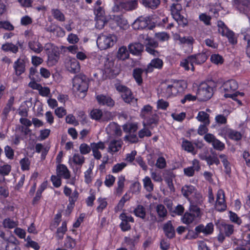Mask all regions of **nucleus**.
<instances>
[{"mask_svg": "<svg viewBox=\"0 0 250 250\" xmlns=\"http://www.w3.org/2000/svg\"><path fill=\"white\" fill-rule=\"evenodd\" d=\"M208 56V53L205 52L190 56L181 62V66L185 68L186 70L191 69L192 71H194L193 64H200L204 63Z\"/></svg>", "mask_w": 250, "mask_h": 250, "instance_id": "f257e3e1", "label": "nucleus"}, {"mask_svg": "<svg viewBox=\"0 0 250 250\" xmlns=\"http://www.w3.org/2000/svg\"><path fill=\"white\" fill-rule=\"evenodd\" d=\"M88 88V79L85 75L80 74L73 79V90L74 92L84 93Z\"/></svg>", "mask_w": 250, "mask_h": 250, "instance_id": "f03ea898", "label": "nucleus"}, {"mask_svg": "<svg viewBox=\"0 0 250 250\" xmlns=\"http://www.w3.org/2000/svg\"><path fill=\"white\" fill-rule=\"evenodd\" d=\"M117 41V37L113 34H101L97 40V44L101 50H105L114 45Z\"/></svg>", "mask_w": 250, "mask_h": 250, "instance_id": "7ed1b4c3", "label": "nucleus"}, {"mask_svg": "<svg viewBox=\"0 0 250 250\" xmlns=\"http://www.w3.org/2000/svg\"><path fill=\"white\" fill-rule=\"evenodd\" d=\"M213 95L212 88L206 83H201L197 92V99L200 101H206L209 99Z\"/></svg>", "mask_w": 250, "mask_h": 250, "instance_id": "20e7f679", "label": "nucleus"}, {"mask_svg": "<svg viewBox=\"0 0 250 250\" xmlns=\"http://www.w3.org/2000/svg\"><path fill=\"white\" fill-rule=\"evenodd\" d=\"M182 6L179 3H173L170 6L171 14L173 19L179 25L184 26L188 24V21L186 18L180 14Z\"/></svg>", "mask_w": 250, "mask_h": 250, "instance_id": "39448f33", "label": "nucleus"}, {"mask_svg": "<svg viewBox=\"0 0 250 250\" xmlns=\"http://www.w3.org/2000/svg\"><path fill=\"white\" fill-rule=\"evenodd\" d=\"M115 87L116 90L121 94V97L125 102L128 104L136 103L137 99L134 98L129 88L120 83H116Z\"/></svg>", "mask_w": 250, "mask_h": 250, "instance_id": "423d86ee", "label": "nucleus"}, {"mask_svg": "<svg viewBox=\"0 0 250 250\" xmlns=\"http://www.w3.org/2000/svg\"><path fill=\"white\" fill-rule=\"evenodd\" d=\"M45 50H48V64L50 65L55 64L60 56V52L58 47L53 46L51 43H47L45 45Z\"/></svg>", "mask_w": 250, "mask_h": 250, "instance_id": "0eeeda50", "label": "nucleus"}, {"mask_svg": "<svg viewBox=\"0 0 250 250\" xmlns=\"http://www.w3.org/2000/svg\"><path fill=\"white\" fill-rule=\"evenodd\" d=\"M182 90L181 84L178 82H174L172 84L164 86L162 88V94L163 96L168 98L176 96Z\"/></svg>", "mask_w": 250, "mask_h": 250, "instance_id": "6e6552de", "label": "nucleus"}, {"mask_svg": "<svg viewBox=\"0 0 250 250\" xmlns=\"http://www.w3.org/2000/svg\"><path fill=\"white\" fill-rule=\"evenodd\" d=\"M215 208L219 211H224L227 208V205L225 199V193L222 189L218 190Z\"/></svg>", "mask_w": 250, "mask_h": 250, "instance_id": "1a4fd4ad", "label": "nucleus"}, {"mask_svg": "<svg viewBox=\"0 0 250 250\" xmlns=\"http://www.w3.org/2000/svg\"><path fill=\"white\" fill-rule=\"evenodd\" d=\"M218 32L224 36L228 38L229 42L232 43H236L234 38L233 33L230 31L222 21H218Z\"/></svg>", "mask_w": 250, "mask_h": 250, "instance_id": "9d476101", "label": "nucleus"}, {"mask_svg": "<svg viewBox=\"0 0 250 250\" xmlns=\"http://www.w3.org/2000/svg\"><path fill=\"white\" fill-rule=\"evenodd\" d=\"M120 219L122 220L120 225L121 229L124 231L129 230L131 226L129 222L133 223V218L131 215H127L126 213H122L120 215Z\"/></svg>", "mask_w": 250, "mask_h": 250, "instance_id": "9b49d317", "label": "nucleus"}, {"mask_svg": "<svg viewBox=\"0 0 250 250\" xmlns=\"http://www.w3.org/2000/svg\"><path fill=\"white\" fill-rule=\"evenodd\" d=\"M150 22L149 18L140 17L135 21L132 26L135 29H144L146 28L150 29L151 28L148 26Z\"/></svg>", "mask_w": 250, "mask_h": 250, "instance_id": "f8f14e48", "label": "nucleus"}, {"mask_svg": "<svg viewBox=\"0 0 250 250\" xmlns=\"http://www.w3.org/2000/svg\"><path fill=\"white\" fill-rule=\"evenodd\" d=\"M146 46V50L150 54L155 56L158 57L159 56L158 51L155 50L158 46V42L151 38H149V40L145 44Z\"/></svg>", "mask_w": 250, "mask_h": 250, "instance_id": "ddd939ff", "label": "nucleus"}, {"mask_svg": "<svg viewBox=\"0 0 250 250\" xmlns=\"http://www.w3.org/2000/svg\"><path fill=\"white\" fill-rule=\"evenodd\" d=\"M65 64L67 70L72 73H78L80 70L79 62L75 59L66 60Z\"/></svg>", "mask_w": 250, "mask_h": 250, "instance_id": "4468645a", "label": "nucleus"}, {"mask_svg": "<svg viewBox=\"0 0 250 250\" xmlns=\"http://www.w3.org/2000/svg\"><path fill=\"white\" fill-rule=\"evenodd\" d=\"M106 130L108 134L120 137L122 134L121 127L115 122L110 123L106 128Z\"/></svg>", "mask_w": 250, "mask_h": 250, "instance_id": "2eb2a0df", "label": "nucleus"}, {"mask_svg": "<svg viewBox=\"0 0 250 250\" xmlns=\"http://www.w3.org/2000/svg\"><path fill=\"white\" fill-rule=\"evenodd\" d=\"M91 148L94 158L97 160H100L102 158V154L99 150H103L105 148L104 143L102 142L91 143Z\"/></svg>", "mask_w": 250, "mask_h": 250, "instance_id": "dca6fc26", "label": "nucleus"}, {"mask_svg": "<svg viewBox=\"0 0 250 250\" xmlns=\"http://www.w3.org/2000/svg\"><path fill=\"white\" fill-rule=\"evenodd\" d=\"M222 88L226 93L232 94L238 88V84L235 80H230L223 83Z\"/></svg>", "mask_w": 250, "mask_h": 250, "instance_id": "f3484780", "label": "nucleus"}, {"mask_svg": "<svg viewBox=\"0 0 250 250\" xmlns=\"http://www.w3.org/2000/svg\"><path fill=\"white\" fill-rule=\"evenodd\" d=\"M122 142L120 140H111L108 143L107 152L113 154L118 152L122 147Z\"/></svg>", "mask_w": 250, "mask_h": 250, "instance_id": "a211bd4d", "label": "nucleus"}, {"mask_svg": "<svg viewBox=\"0 0 250 250\" xmlns=\"http://www.w3.org/2000/svg\"><path fill=\"white\" fill-rule=\"evenodd\" d=\"M155 210L158 217V222H163L167 218V211L165 206L158 204L155 207Z\"/></svg>", "mask_w": 250, "mask_h": 250, "instance_id": "6ab92c4d", "label": "nucleus"}, {"mask_svg": "<svg viewBox=\"0 0 250 250\" xmlns=\"http://www.w3.org/2000/svg\"><path fill=\"white\" fill-rule=\"evenodd\" d=\"M163 65L162 60L159 58H156L151 60L145 69L146 73L151 72L153 68L161 69Z\"/></svg>", "mask_w": 250, "mask_h": 250, "instance_id": "aec40b11", "label": "nucleus"}, {"mask_svg": "<svg viewBox=\"0 0 250 250\" xmlns=\"http://www.w3.org/2000/svg\"><path fill=\"white\" fill-rule=\"evenodd\" d=\"M200 169L199 162L197 160L192 161V166L184 169V172L186 175L191 177L193 176L195 171H199Z\"/></svg>", "mask_w": 250, "mask_h": 250, "instance_id": "412c9836", "label": "nucleus"}, {"mask_svg": "<svg viewBox=\"0 0 250 250\" xmlns=\"http://www.w3.org/2000/svg\"><path fill=\"white\" fill-rule=\"evenodd\" d=\"M57 174L60 177L68 179L70 177V173L67 167L63 164L58 165L56 169Z\"/></svg>", "mask_w": 250, "mask_h": 250, "instance_id": "4be33fe9", "label": "nucleus"}, {"mask_svg": "<svg viewBox=\"0 0 250 250\" xmlns=\"http://www.w3.org/2000/svg\"><path fill=\"white\" fill-rule=\"evenodd\" d=\"M28 45L30 49L36 54H40L43 50L42 45L36 39L29 41Z\"/></svg>", "mask_w": 250, "mask_h": 250, "instance_id": "5701e85b", "label": "nucleus"}, {"mask_svg": "<svg viewBox=\"0 0 250 250\" xmlns=\"http://www.w3.org/2000/svg\"><path fill=\"white\" fill-rule=\"evenodd\" d=\"M96 99L100 104L107 106H113L114 104V101L108 96L98 95L96 96Z\"/></svg>", "mask_w": 250, "mask_h": 250, "instance_id": "b1692460", "label": "nucleus"}, {"mask_svg": "<svg viewBox=\"0 0 250 250\" xmlns=\"http://www.w3.org/2000/svg\"><path fill=\"white\" fill-rule=\"evenodd\" d=\"M128 47L130 53L135 55H140L144 50L143 45L139 42L131 43Z\"/></svg>", "mask_w": 250, "mask_h": 250, "instance_id": "393cba45", "label": "nucleus"}, {"mask_svg": "<svg viewBox=\"0 0 250 250\" xmlns=\"http://www.w3.org/2000/svg\"><path fill=\"white\" fill-rule=\"evenodd\" d=\"M225 135L230 139L239 141L242 138V135L240 132L229 128H227L224 130Z\"/></svg>", "mask_w": 250, "mask_h": 250, "instance_id": "a878e982", "label": "nucleus"}, {"mask_svg": "<svg viewBox=\"0 0 250 250\" xmlns=\"http://www.w3.org/2000/svg\"><path fill=\"white\" fill-rule=\"evenodd\" d=\"M183 196L188 198H190L189 196H192L196 191V188L191 185H185L181 189Z\"/></svg>", "mask_w": 250, "mask_h": 250, "instance_id": "bb28decb", "label": "nucleus"}, {"mask_svg": "<svg viewBox=\"0 0 250 250\" xmlns=\"http://www.w3.org/2000/svg\"><path fill=\"white\" fill-rule=\"evenodd\" d=\"M14 68L17 76H20L25 71V63L23 60L18 59L14 64Z\"/></svg>", "mask_w": 250, "mask_h": 250, "instance_id": "cd10ccee", "label": "nucleus"}, {"mask_svg": "<svg viewBox=\"0 0 250 250\" xmlns=\"http://www.w3.org/2000/svg\"><path fill=\"white\" fill-rule=\"evenodd\" d=\"M163 229L165 235L168 238H172L175 235V230L173 227L171 221H168L164 224Z\"/></svg>", "mask_w": 250, "mask_h": 250, "instance_id": "c85d7f7f", "label": "nucleus"}, {"mask_svg": "<svg viewBox=\"0 0 250 250\" xmlns=\"http://www.w3.org/2000/svg\"><path fill=\"white\" fill-rule=\"evenodd\" d=\"M212 155L201 156L202 160H206L208 165L209 166L215 164L218 165L220 164V161L217 157V155L214 152H212Z\"/></svg>", "mask_w": 250, "mask_h": 250, "instance_id": "c756f323", "label": "nucleus"}, {"mask_svg": "<svg viewBox=\"0 0 250 250\" xmlns=\"http://www.w3.org/2000/svg\"><path fill=\"white\" fill-rule=\"evenodd\" d=\"M19 241L14 237H12L7 240V246L6 250H20L19 246Z\"/></svg>", "mask_w": 250, "mask_h": 250, "instance_id": "7c9ffc66", "label": "nucleus"}, {"mask_svg": "<svg viewBox=\"0 0 250 250\" xmlns=\"http://www.w3.org/2000/svg\"><path fill=\"white\" fill-rule=\"evenodd\" d=\"M188 201L190 204L202 205L203 202V197L202 194L197 190L192 196L190 197V198H188Z\"/></svg>", "mask_w": 250, "mask_h": 250, "instance_id": "2f4dec72", "label": "nucleus"}, {"mask_svg": "<svg viewBox=\"0 0 250 250\" xmlns=\"http://www.w3.org/2000/svg\"><path fill=\"white\" fill-rule=\"evenodd\" d=\"M138 5V1L134 0L128 1L125 2H121L120 6L121 8H123L125 10H132L135 9Z\"/></svg>", "mask_w": 250, "mask_h": 250, "instance_id": "473e14b6", "label": "nucleus"}, {"mask_svg": "<svg viewBox=\"0 0 250 250\" xmlns=\"http://www.w3.org/2000/svg\"><path fill=\"white\" fill-rule=\"evenodd\" d=\"M129 57V54L125 46H123L119 48L117 54V58L125 60L128 59Z\"/></svg>", "mask_w": 250, "mask_h": 250, "instance_id": "72a5a7b5", "label": "nucleus"}, {"mask_svg": "<svg viewBox=\"0 0 250 250\" xmlns=\"http://www.w3.org/2000/svg\"><path fill=\"white\" fill-rule=\"evenodd\" d=\"M134 213L137 217L145 219L146 216V209L143 206L139 205L134 209Z\"/></svg>", "mask_w": 250, "mask_h": 250, "instance_id": "f704fd0d", "label": "nucleus"}, {"mask_svg": "<svg viewBox=\"0 0 250 250\" xmlns=\"http://www.w3.org/2000/svg\"><path fill=\"white\" fill-rule=\"evenodd\" d=\"M144 187L145 189L149 192H151L154 189V185L151 180L148 176H146L143 179Z\"/></svg>", "mask_w": 250, "mask_h": 250, "instance_id": "c9c22d12", "label": "nucleus"}, {"mask_svg": "<svg viewBox=\"0 0 250 250\" xmlns=\"http://www.w3.org/2000/svg\"><path fill=\"white\" fill-rule=\"evenodd\" d=\"M175 39L179 41L180 43L181 44H187L191 45L193 44L195 41L194 39L191 36L181 37L179 35H176Z\"/></svg>", "mask_w": 250, "mask_h": 250, "instance_id": "e433bc0d", "label": "nucleus"}, {"mask_svg": "<svg viewBox=\"0 0 250 250\" xmlns=\"http://www.w3.org/2000/svg\"><path fill=\"white\" fill-rule=\"evenodd\" d=\"M124 131L126 133H134L138 129L137 125L133 123H126L123 125Z\"/></svg>", "mask_w": 250, "mask_h": 250, "instance_id": "4c0bfd02", "label": "nucleus"}, {"mask_svg": "<svg viewBox=\"0 0 250 250\" xmlns=\"http://www.w3.org/2000/svg\"><path fill=\"white\" fill-rule=\"evenodd\" d=\"M222 230L224 232L226 236L229 237L233 234L234 232V226L231 224H222Z\"/></svg>", "mask_w": 250, "mask_h": 250, "instance_id": "58836bf2", "label": "nucleus"}, {"mask_svg": "<svg viewBox=\"0 0 250 250\" xmlns=\"http://www.w3.org/2000/svg\"><path fill=\"white\" fill-rule=\"evenodd\" d=\"M196 118L199 121L206 125L209 124V115L205 111H200Z\"/></svg>", "mask_w": 250, "mask_h": 250, "instance_id": "ea45409f", "label": "nucleus"}, {"mask_svg": "<svg viewBox=\"0 0 250 250\" xmlns=\"http://www.w3.org/2000/svg\"><path fill=\"white\" fill-rule=\"evenodd\" d=\"M142 1L144 5L151 9L156 8L160 3V0H142Z\"/></svg>", "mask_w": 250, "mask_h": 250, "instance_id": "a19ab883", "label": "nucleus"}, {"mask_svg": "<svg viewBox=\"0 0 250 250\" xmlns=\"http://www.w3.org/2000/svg\"><path fill=\"white\" fill-rule=\"evenodd\" d=\"M2 224L5 228L11 229L18 226V222L11 218H7L3 220Z\"/></svg>", "mask_w": 250, "mask_h": 250, "instance_id": "79ce46f5", "label": "nucleus"}, {"mask_svg": "<svg viewBox=\"0 0 250 250\" xmlns=\"http://www.w3.org/2000/svg\"><path fill=\"white\" fill-rule=\"evenodd\" d=\"M72 161L75 164L81 167L84 163L85 158L82 154L75 153L72 157Z\"/></svg>", "mask_w": 250, "mask_h": 250, "instance_id": "37998d69", "label": "nucleus"}, {"mask_svg": "<svg viewBox=\"0 0 250 250\" xmlns=\"http://www.w3.org/2000/svg\"><path fill=\"white\" fill-rule=\"evenodd\" d=\"M94 165L91 163L88 169L84 172V181L87 184H89L92 180V169Z\"/></svg>", "mask_w": 250, "mask_h": 250, "instance_id": "c03bdc74", "label": "nucleus"}, {"mask_svg": "<svg viewBox=\"0 0 250 250\" xmlns=\"http://www.w3.org/2000/svg\"><path fill=\"white\" fill-rule=\"evenodd\" d=\"M51 13L53 17L58 21H65V17L63 14L58 9H53L51 10Z\"/></svg>", "mask_w": 250, "mask_h": 250, "instance_id": "a18cd8bd", "label": "nucleus"}, {"mask_svg": "<svg viewBox=\"0 0 250 250\" xmlns=\"http://www.w3.org/2000/svg\"><path fill=\"white\" fill-rule=\"evenodd\" d=\"M125 181V177L124 176L121 175L118 177L117 182L118 187L116 188L117 193L121 195L123 192L124 188V183Z\"/></svg>", "mask_w": 250, "mask_h": 250, "instance_id": "49530a36", "label": "nucleus"}, {"mask_svg": "<svg viewBox=\"0 0 250 250\" xmlns=\"http://www.w3.org/2000/svg\"><path fill=\"white\" fill-rule=\"evenodd\" d=\"M196 217L195 215L186 212L182 218V221L184 224H189L194 221Z\"/></svg>", "mask_w": 250, "mask_h": 250, "instance_id": "de8ad7c7", "label": "nucleus"}, {"mask_svg": "<svg viewBox=\"0 0 250 250\" xmlns=\"http://www.w3.org/2000/svg\"><path fill=\"white\" fill-rule=\"evenodd\" d=\"M143 72V70L141 68H136L133 70V77L139 84L142 83V74Z\"/></svg>", "mask_w": 250, "mask_h": 250, "instance_id": "09e8293b", "label": "nucleus"}, {"mask_svg": "<svg viewBox=\"0 0 250 250\" xmlns=\"http://www.w3.org/2000/svg\"><path fill=\"white\" fill-rule=\"evenodd\" d=\"M152 107L149 105H146L142 109L140 116L145 119L147 118V116L152 112Z\"/></svg>", "mask_w": 250, "mask_h": 250, "instance_id": "8fccbe9b", "label": "nucleus"}, {"mask_svg": "<svg viewBox=\"0 0 250 250\" xmlns=\"http://www.w3.org/2000/svg\"><path fill=\"white\" fill-rule=\"evenodd\" d=\"M1 48L4 51H10L15 53L17 52L18 51V47L11 43H7L5 44H3Z\"/></svg>", "mask_w": 250, "mask_h": 250, "instance_id": "3c124183", "label": "nucleus"}, {"mask_svg": "<svg viewBox=\"0 0 250 250\" xmlns=\"http://www.w3.org/2000/svg\"><path fill=\"white\" fill-rule=\"evenodd\" d=\"M67 230L66 223V222H62V226L59 228L57 231V236L59 239H62L65 232Z\"/></svg>", "mask_w": 250, "mask_h": 250, "instance_id": "603ef678", "label": "nucleus"}, {"mask_svg": "<svg viewBox=\"0 0 250 250\" xmlns=\"http://www.w3.org/2000/svg\"><path fill=\"white\" fill-rule=\"evenodd\" d=\"M103 114L101 109H94L90 112V116L93 119L99 120L103 117Z\"/></svg>", "mask_w": 250, "mask_h": 250, "instance_id": "864d4df0", "label": "nucleus"}, {"mask_svg": "<svg viewBox=\"0 0 250 250\" xmlns=\"http://www.w3.org/2000/svg\"><path fill=\"white\" fill-rule=\"evenodd\" d=\"M126 166L127 164L125 162L118 163L113 166L112 168V172L113 173H118L121 171Z\"/></svg>", "mask_w": 250, "mask_h": 250, "instance_id": "5fc2aeb1", "label": "nucleus"}, {"mask_svg": "<svg viewBox=\"0 0 250 250\" xmlns=\"http://www.w3.org/2000/svg\"><path fill=\"white\" fill-rule=\"evenodd\" d=\"M244 39L247 42L246 54L250 58V30H248L244 36Z\"/></svg>", "mask_w": 250, "mask_h": 250, "instance_id": "6e6d98bb", "label": "nucleus"}, {"mask_svg": "<svg viewBox=\"0 0 250 250\" xmlns=\"http://www.w3.org/2000/svg\"><path fill=\"white\" fill-rule=\"evenodd\" d=\"M21 168L23 170H27L29 169L30 161L29 158L25 157L20 161Z\"/></svg>", "mask_w": 250, "mask_h": 250, "instance_id": "4d7b16f0", "label": "nucleus"}, {"mask_svg": "<svg viewBox=\"0 0 250 250\" xmlns=\"http://www.w3.org/2000/svg\"><path fill=\"white\" fill-rule=\"evenodd\" d=\"M91 150V146H89L86 144H82L80 146V151L82 155H85L89 153Z\"/></svg>", "mask_w": 250, "mask_h": 250, "instance_id": "13d9d810", "label": "nucleus"}, {"mask_svg": "<svg viewBox=\"0 0 250 250\" xmlns=\"http://www.w3.org/2000/svg\"><path fill=\"white\" fill-rule=\"evenodd\" d=\"M229 213V219L231 222L235 223L238 225H240L242 223V220L235 213L230 211Z\"/></svg>", "mask_w": 250, "mask_h": 250, "instance_id": "bf43d9fd", "label": "nucleus"}, {"mask_svg": "<svg viewBox=\"0 0 250 250\" xmlns=\"http://www.w3.org/2000/svg\"><path fill=\"white\" fill-rule=\"evenodd\" d=\"M211 62L216 64H222L223 62L222 57L218 54H213L210 57Z\"/></svg>", "mask_w": 250, "mask_h": 250, "instance_id": "052dcab7", "label": "nucleus"}, {"mask_svg": "<svg viewBox=\"0 0 250 250\" xmlns=\"http://www.w3.org/2000/svg\"><path fill=\"white\" fill-rule=\"evenodd\" d=\"M95 27L99 29H102L106 22V18H95Z\"/></svg>", "mask_w": 250, "mask_h": 250, "instance_id": "680f3d73", "label": "nucleus"}, {"mask_svg": "<svg viewBox=\"0 0 250 250\" xmlns=\"http://www.w3.org/2000/svg\"><path fill=\"white\" fill-rule=\"evenodd\" d=\"M94 13L96 16L95 18H105L104 10L102 7L98 6L95 8Z\"/></svg>", "mask_w": 250, "mask_h": 250, "instance_id": "e2e57ef3", "label": "nucleus"}, {"mask_svg": "<svg viewBox=\"0 0 250 250\" xmlns=\"http://www.w3.org/2000/svg\"><path fill=\"white\" fill-rule=\"evenodd\" d=\"M182 147L186 151L192 152L194 150V146L191 143L188 141H184L182 143Z\"/></svg>", "mask_w": 250, "mask_h": 250, "instance_id": "0e129e2a", "label": "nucleus"}, {"mask_svg": "<svg viewBox=\"0 0 250 250\" xmlns=\"http://www.w3.org/2000/svg\"><path fill=\"white\" fill-rule=\"evenodd\" d=\"M98 201L100 205L97 207V210L98 212H101L106 207L107 203L104 199L101 198L98 199Z\"/></svg>", "mask_w": 250, "mask_h": 250, "instance_id": "69168bd1", "label": "nucleus"}, {"mask_svg": "<svg viewBox=\"0 0 250 250\" xmlns=\"http://www.w3.org/2000/svg\"><path fill=\"white\" fill-rule=\"evenodd\" d=\"M115 181V177L112 175H108L106 176L104 184L108 187L112 186Z\"/></svg>", "mask_w": 250, "mask_h": 250, "instance_id": "338daca9", "label": "nucleus"}, {"mask_svg": "<svg viewBox=\"0 0 250 250\" xmlns=\"http://www.w3.org/2000/svg\"><path fill=\"white\" fill-rule=\"evenodd\" d=\"M212 145L215 149L220 151L223 150L225 148L224 144L217 139L213 142Z\"/></svg>", "mask_w": 250, "mask_h": 250, "instance_id": "774afa93", "label": "nucleus"}]
</instances>
